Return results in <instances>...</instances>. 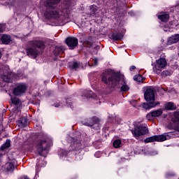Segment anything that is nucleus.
Segmentation results:
<instances>
[{
  "instance_id": "1",
  "label": "nucleus",
  "mask_w": 179,
  "mask_h": 179,
  "mask_svg": "<svg viewBox=\"0 0 179 179\" xmlns=\"http://www.w3.org/2000/svg\"><path fill=\"white\" fill-rule=\"evenodd\" d=\"M102 81L106 85H113V86H117L120 87L121 92H128L129 90V86L127 85L125 81V77L122 75H118L113 70H108L102 76Z\"/></svg>"
},
{
  "instance_id": "2",
  "label": "nucleus",
  "mask_w": 179,
  "mask_h": 179,
  "mask_svg": "<svg viewBox=\"0 0 179 179\" xmlns=\"http://www.w3.org/2000/svg\"><path fill=\"white\" fill-rule=\"evenodd\" d=\"M61 0H48L45 3V6L47 8L46 11L44 13L45 17L47 19H58L59 14L58 12L52 10L57 3H59Z\"/></svg>"
},
{
  "instance_id": "3",
  "label": "nucleus",
  "mask_w": 179,
  "mask_h": 179,
  "mask_svg": "<svg viewBox=\"0 0 179 179\" xmlns=\"http://www.w3.org/2000/svg\"><path fill=\"white\" fill-rule=\"evenodd\" d=\"M30 44L34 48H28L27 50V54L28 57H31V58H37V55H38V50L37 48H44V42L38 40H34L31 41ZM36 47H37V48Z\"/></svg>"
},
{
  "instance_id": "4",
  "label": "nucleus",
  "mask_w": 179,
  "mask_h": 179,
  "mask_svg": "<svg viewBox=\"0 0 179 179\" xmlns=\"http://www.w3.org/2000/svg\"><path fill=\"white\" fill-rule=\"evenodd\" d=\"M50 146H52V141L46 138L45 140H41L38 141L37 145H36V150L40 156H43V157H45L47 156V154L48 153V151L47 150L48 148H50Z\"/></svg>"
},
{
  "instance_id": "5",
  "label": "nucleus",
  "mask_w": 179,
  "mask_h": 179,
  "mask_svg": "<svg viewBox=\"0 0 179 179\" xmlns=\"http://www.w3.org/2000/svg\"><path fill=\"white\" fill-rule=\"evenodd\" d=\"M149 132L148 127L146 125L143 124H136L135 125L134 131L132 134L134 135L135 138L138 139L139 136H142V135H146Z\"/></svg>"
},
{
  "instance_id": "6",
  "label": "nucleus",
  "mask_w": 179,
  "mask_h": 179,
  "mask_svg": "<svg viewBox=\"0 0 179 179\" xmlns=\"http://www.w3.org/2000/svg\"><path fill=\"white\" fill-rule=\"evenodd\" d=\"M165 66H167V61H166L164 58H159L156 60L155 64L152 67V71L155 73H157V75H160Z\"/></svg>"
},
{
  "instance_id": "7",
  "label": "nucleus",
  "mask_w": 179,
  "mask_h": 179,
  "mask_svg": "<svg viewBox=\"0 0 179 179\" xmlns=\"http://www.w3.org/2000/svg\"><path fill=\"white\" fill-rule=\"evenodd\" d=\"M82 124L90 128H100V119L97 117H92L88 119L87 121H83Z\"/></svg>"
},
{
  "instance_id": "8",
  "label": "nucleus",
  "mask_w": 179,
  "mask_h": 179,
  "mask_svg": "<svg viewBox=\"0 0 179 179\" xmlns=\"http://www.w3.org/2000/svg\"><path fill=\"white\" fill-rule=\"evenodd\" d=\"M144 98L148 103H155V89L148 87L144 92Z\"/></svg>"
},
{
  "instance_id": "9",
  "label": "nucleus",
  "mask_w": 179,
  "mask_h": 179,
  "mask_svg": "<svg viewBox=\"0 0 179 179\" xmlns=\"http://www.w3.org/2000/svg\"><path fill=\"white\" fill-rule=\"evenodd\" d=\"M26 90H27V85L25 83H19L13 89V93L15 96H22V94L26 93Z\"/></svg>"
},
{
  "instance_id": "10",
  "label": "nucleus",
  "mask_w": 179,
  "mask_h": 179,
  "mask_svg": "<svg viewBox=\"0 0 179 179\" xmlns=\"http://www.w3.org/2000/svg\"><path fill=\"white\" fill-rule=\"evenodd\" d=\"M79 43L78 38L76 37H69L66 39V44L69 48V50H74Z\"/></svg>"
},
{
  "instance_id": "11",
  "label": "nucleus",
  "mask_w": 179,
  "mask_h": 179,
  "mask_svg": "<svg viewBox=\"0 0 179 179\" xmlns=\"http://www.w3.org/2000/svg\"><path fill=\"white\" fill-rule=\"evenodd\" d=\"M1 79L4 82H10L12 79H13V73L9 71H4L3 73L1 75Z\"/></svg>"
},
{
  "instance_id": "12",
  "label": "nucleus",
  "mask_w": 179,
  "mask_h": 179,
  "mask_svg": "<svg viewBox=\"0 0 179 179\" xmlns=\"http://www.w3.org/2000/svg\"><path fill=\"white\" fill-rule=\"evenodd\" d=\"M179 41V34H175L168 38L167 45H171V44H176Z\"/></svg>"
},
{
  "instance_id": "13",
  "label": "nucleus",
  "mask_w": 179,
  "mask_h": 179,
  "mask_svg": "<svg viewBox=\"0 0 179 179\" xmlns=\"http://www.w3.org/2000/svg\"><path fill=\"white\" fill-rule=\"evenodd\" d=\"M4 169L8 173H13V171L15 170V164H13V162H8L5 164Z\"/></svg>"
},
{
  "instance_id": "14",
  "label": "nucleus",
  "mask_w": 179,
  "mask_h": 179,
  "mask_svg": "<svg viewBox=\"0 0 179 179\" xmlns=\"http://www.w3.org/2000/svg\"><path fill=\"white\" fill-rule=\"evenodd\" d=\"M157 104H160V103L157 102V103H154V102H150L149 103H143L142 104V107L145 110H150V108H153V107H156Z\"/></svg>"
},
{
  "instance_id": "15",
  "label": "nucleus",
  "mask_w": 179,
  "mask_h": 179,
  "mask_svg": "<svg viewBox=\"0 0 179 179\" xmlns=\"http://www.w3.org/2000/svg\"><path fill=\"white\" fill-rule=\"evenodd\" d=\"M155 136V142H164V141H167V136L166 134Z\"/></svg>"
},
{
  "instance_id": "16",
  "label": "nucleus",
  "mask_w": 179,
  "mask_h": 179,
  "mask_svg": "<svg viewBox=\"0 0 179 179\" xmlns=\"http://www.w3.org/2000/svg\"><path fill=\"white\" fill-rule=\"evenodd\" d=\"M11 101H12L13 104H14V106H15V107H17V108H19V107H20V106H22V101H20V99H19L18 98L12 97Z\"/></svg>"
},
{
  "instance_id": "17",
  "label": "nucleus",
  "mask_w": 179,
  "mask_h": 179,
  "mask_svg": "<svg viewBox=\"0 0 179 179\" xmlns=\"http://www.w3.org/2000/svg\"><path fill=\"white\" fill-rule=\"evenodd\" d=\"M1 40L3 44H9L12 41L9 35H3Z\"/></svg>"
},
{
  "instance_id": "18",
  "label": "nucleus",
  "mask_w": 179,
  "mask_h": 179,
  "mask_svg": "<svg viewBox=\"0 0 179 179\" xmlns=\"http://www.w3.org/2000/svg\"><path fill=\"white\" fill-rule=\"evenodd\" d=\"M27 125V119L26 117H22L18 121V127L20 128H24Z\"/></svg>"
},
{
  "instance_id": "19",
  "label": "nucleus",
  "mask_w": 179,
  "mask_h": 179,
  "mask_svg": "<svg viewBox=\"0 0 179 179\" xmlns=\"http://www.w3.org/2000/svg\"><path fill=\"white\" fill-rule=\"evenodd\" d=\"M165 108L166 110H176L177 106L173 102H169L166 104Z\"/></svg>"
},
{
  "instance_id": "20",
  "label": "nucleus",
  "mask_w": 179,
  "mask_h": 179,
  "mask_svg": "<svg viewBox=\"0 0 179 179\" xmlns=\"http://www.w3.org/2000/svg\"><path fill=\"white\" fill-rule=\"evenodd\" d=\"M122 37H124V35H122L121 33L113 34L112 35L113 40H115V41L122 39Z\"/></svg>"
},
{
  "instance_id": "21",
  "label": "nucleus",
  "mask_w": 179,
  "mask_h": 179,
  "mask_svg": "<svg viewBox=\"0 0 179 179\" xmlns=\"http://www.w3.org/2000/svg\"><path fill=\"white\" fill-rule=\"evenodd\" d=\"M170 16L168 14H163L158 16V19H159V20H162V22H167Z\"/></svg>"
},
{
  "instance_id": "22",
  "label": "nucleus",
  "mask_w": 179,
  "mask_h": 179,
  "mask_svg": "<svg viewBox=\"0 0 179 179\" xmlns=\"http://www.w3.org/2000/svg\"><path fill=\"white\" fill-rule=\"evenodd\" d=\"M62 52H64V49L62 47H55L54 50L55 55H59V54H62Z\"/></svg>"
},
{
  "instance_id": "23",
  "label": "nucleus",
  "mask_w": 179,
  "mask_h": 179,
  "mask_svg": "<svg viewBox=\"0 0 179 179\" xmlns=\"http://www.w3.org/2000/svg\"><path fill=\"white\" fill-rule=\"evenodd\" d=\"M151 113L152 117H160V115L163 114V111H162V109L154 110Z\"/></svg>"
},
{
  "instance_id": "24",
  "label": "nucleus",
  "mask_w": 179,
  "mask_h": 179,
  "mask_svg": "<svg viewBox=\"0 0 179 179\" xmlns=\"http://www.w3.org/2000/svg\"><path fill=\"white\" fill-rule=\"evenodd\" d=\"M145 143H150L152 142H156V138L155 136L148 137L144 140Z\"/></svg>"
},
{
  "instance_id": "25",
  "label": "nucleus",
  "mask_w": 179,
  "mask_h": 179,
  "mask_svg": "<svg viewBox=\"0 0 179 179\" xmlns=\"http://www.w3.org/2000/svg\"><path fill=\"white\" fill-rule=\"evenodd\" d=\"M10 147V140H6V143L1 147V150H5V149Z\"/></svg>"
},
{
  "instance_id": "26",
  "label": "nucleus",
  "mask_w": 179,
  "mask_h": 179,
  "mask_svg": "<svg viewBox=\"0 0 179 179\" xmlns=\"http://www.w3.org/2000/svg\"><path fill=\"white\" fill-rule=\"evenodd\" d=\"M113 147L117 149L118 148H121V140L117 139L113 141Z\"/></svg>"
},
{
  "instance_id": "27",
  "label": "nucleus",
  "mask_w": 179,
  "mask_h": 179,
  "mask_svg": "<svg viewBox=\"0 0 179 179\" xmlns=\"http://www.w3.org/2000/svg\"><path fill=\"white\" fill-rule=\"evenodd\" d=\"M134 80H136V82H143V78L141 75L134 76Z\"/></svg>"
},
{
  "instance_id": "28",
  "label": "nucleus",
  "mask_w": 179,
  "mask_h": 179,
  "mask_svg": "<svg viewBox=\"0 0 179 179\" xmlns=\"http://www.w3.org/2000/svg\"><path fill=\"white\" fill-rule=\"evenodd\" d=\"M79 68V63L78 62H73L71 64L72 69H78Z\"/></svg>"
},
{
  "instance_id": "29",
  "label": "nucleus",
  "mask_w": 179,
  "mask_h": 179,
  "mask_svg": "<svg viewBox=\"0 0 179 179\" xmlns=\"http://www.w3.org/2000/svg\"><path fill=\"white\" fill-rule=\"evenodd\" d=\"M66 103L67 106H69L72 108V105H71L72 102H71V99H67L66 100Z\"/></svg>"
},
{
  "instance_id": "30",
  "label": "nucleus",
  "mask_w": 179,
  "mask_h": 179,
  "mask_svg": "<svg viewBox=\"0 0 179 179\" xmlns=\"http://www.w3.org/2000/svg\"><path fill=\"white\" fill-rule=\"evenodd\" d=\"M84 92L85 93V94H84V96H85V97H90V93H91L90 91H84Z\"/></svg>"
},
{
  "instance_id": "31",
  "label": "nucleus",
  "mask_w": 179,
  "mask_h": 179,
  "mask_svg": "<svg viewBox=\"0 0 179 179\" xmlns=\"http://www.w3.org/2000/svg\"><path fill=\"white\" fill-rule=\"evenodd\" d=\"M5 30V25L0 24V33H2Z\"/></svg>"
},
{
  "instance_id": "32",
  "label": "nucleus",
  "mask_w": 179,
  "mask_h": 179,
  "mask_svg": "<svg viewBox=\"0 0 179 179\" xmlns=\"http://www.w3.org/2000/svg\"><path fill=\"white\" fill-rule=\"evenodd\" d=\"M146 117H147V120H152V117H153L152 115V112L148 113V114H147Z\"/></svg>"
},
{
  "instance_id": "33",
  "label": "nucleus",
  "mask_w": 179,
  "mask_h": 179,
  "mask_svg": "<svg viewBox=\"0 0 179 179\" xmlns=\"http://www.w3.org/2000/svg\"><path fill=\"white\" fill-rule=\"evenodd\" d=\"M161 75H162V76H167V75H169V72H168L167 71H164L161 73Z\"/></svg>"
},
{
  "instance_id": "34",
  "label": "nucleus",
  "mask_w": 179,
  "mask_h": 179,
  "mask_svg": "<svg viewBox=\"0 0 179 179\" xmlns=\"http://www.w3.org/2000/svg\"><path fill=\"white\" fill-rule=\"evenodd\" d=\"M134 69H136V67L135 66H131L130 67V71H134Z\"/></svg>"
},
{
  "instance_id": "35",
  "label": "nucleus",
  "mask_w": 179,
  "mask_h": 179,
  "mask_svg": "<svg viewBox=\"0 0 179 179\" xmlns=\"http://www.w3.org/2000/svg\"><path fill=\"white\" fill-rule=\"evenodd\" d=\"M2 129H3V127L2 125L0 124V135H1V132H2Z\"/></svg>"
},
{
  "instance_id": "36",
  "label": "nucleus",
  "mask_w": 179,
  "mask_h": 179,
  "mask_svg": "<svg viewBox=\"0 0 179 179\" xmlns=\"http://www.w3.org/2000/svg\"><path fill=\"white\" fill-rule=\"evenodd\" d=\"M94 65H97V59H95L94 62Z\"/></svg>"
},
{
  "instance_id": "37",
  "label": "nucleus",
  "mask_w": 179,
  "mask_h": 179,
  "mask_svg": "<svg viewBox=\"0 0 179 179\" xmlns=\"http://www.w3.org/2000/svg\"><path fill=\"white\" fill-rule=\"evenodd\" d=\"M167 176H174V173H172L171 174H167Z\"/></svg>"
},
{
  "instance_id": "38",
  "label": "nucleus",
  "mask_w": 179,
  "mask_h": 179,
  "mask_svg": "<svg viewBox=\"0 0 179 179\" xmlns=\"http://www.w3.org/2000/svg\"><path fill=\"white\" fill-rule=\"evenodd\" d=\"M97 155H99V152L95 153V156H97Z\"/></svg>"
},
{
  "instance_id": "39",
  "label": "nucleus",
  "mask_w": 179,
  "mask_h": 179,
  "mask_svg": "<svg viewBox=\"0 0 179 179\" xmlns=\"http://www.w3.org/2000/svg\"><path fill=\"white\" fill-rule=\"evenodd\" d=\"M55 107H59V106H55Z\"/></svg>"
},
{
  "instance_id": "40",
  "label": "nucleus",
  "mask_w": 179,
  "mask_h": 179,
  "mask_svg": "<svg viewBox=\"0 0 179 179\" xmlns=\"http://www.w3.org/2000/svg\"><path fill=\"white\" fill-rule=\"evenodd\" d=\"M165 30V31H167V29H164Z\"/></svg>"
}]
</instances>
